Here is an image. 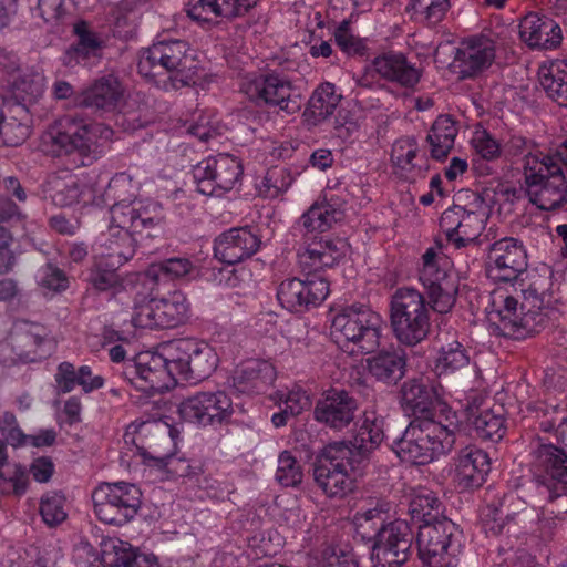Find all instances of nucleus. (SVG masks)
<instances>
[{
  "instance_id": "nucleus-26",
  "label": "nucleus",
  "mask_w": 567,
  "mask_h": 567,
  "mask_svg": "<svg viewBox=\"0 0 567 567\" xmlns=\"http://www.w3.org/2000/svg\"><path fill=\"white\" fill-rule=\"evenodd\" d=\"M346 200L334 194L324 195L300 217L307 234L324 233L346 218Z\"/></svg>"
},
{
  "instance_id": "nucleus-30",
  "label": "nucleus",
  "mask_w": 567,
  "mask_h": 567,
  "mask_svg": "<svg viewBox=\"0 0 567 567\" xmlns=\"http://www.w3.org/2000/svg\"><path fill=\"white\" fill-rule=\"evenodd\" d=\"M487 453L476 446L462 449L454 462V481L463 489L480 487L489 472Z\"/></svg>"
},
{
  "instance_id": "nucleus-43",
  "label": "nucleus",
  "mask_w": 567,
  "mask_h": 567,
  "mask_svg": "<svg viewBox=\"0 0 567 567\" xmlns=\"http://www.w3.org/2000/svg\"><path fill=\"white\" fill-rule=\"evenodd\" d=\"M554 176H564L561 165L555 161L553 155L529 153L524 159L525 185L547 183Z\"/></svg>"
},
{
  "instance_id": "nucleus-54",
  "label": "nucleus",
  "mask_w": 567,
  "mask_h": 567,
  "mask_svg": "<svg viewBox=\"0 0 567 567\" xmlns=\"http://www.w3.org/2000/svg\"><path fill=\"white\" fill-rule=\"evenodd\" d=\"M302 478L303 471L300 463L290 452H281L278 456L276 480L284 486H296Z\"/></svg>"
},
{
  "instance_id": "nucleus-59",
  "label": "nucleus",
  "mask_w": 567,
  "mask_h": 567,
  "mask_svg": "<svg viewBox=\"0 0 567 567\" xmlns=\"http://www.w3.org/2000/svg\"><path fill=\"white\" fill-rule=\"evenodd\" d=\"M460 126L450 115L439 116L432 124L426 142H454Z\"/></svg>"
},
{
  "instance_id": "nucleus-22",
  "label": "nucleus",
  "mask_w": 567,
  "mask_h": 567,
  "mask_svg": "<svg viewBox=\"0 0 567 567\" xmlns=\"http://www.w3.org/2000/svg\"><path fill=\"white\" fill-rule=\"evenodd\" d=\"M534 471L537 481L549 497L559 496L567 484V456L553 444H540L535 450Z\"/></svg>"
},
{
  "instance_id": "nucleus-9",
  "label": "nucleus",
  "mask_w": 567,
  "mask_h": 567,
  "mask_svg": "<svg viewBox=\"0 0 567 567\" xmlns=\"http://www.w3.org/2000/svg\"><path fill=\"white\" fill-rule=\"evenodd\" d=\"M416 544L420 558L429 567H455L460 554L458 532L453 522L441 518L419 527Z\"/></svg>"
},
{
  "instance_id": "nucleus-31",
  "label": "nucleus",
  "mask_w": 567,
  "mask_h": 567,
  "mask_svg": "<svg viewBox=\"0 0 567 567\" xmlns=\"http://www.w3.org/2000/svg\"><path fill=\"white\" fill-rule=\"evenodd\" d=\"M371 70L381 79L403 87L415 86L422 75L421 69L403 53L393 51L375 56L371 62Z\"/></svg>"
},
{
  "instance_id": "nucleus-15",
  "label": "nucleus",
  "mask_w": 567,
  "mask_h": 567,
  "mask_svg": "<svg viewBox=\"0 0 567 567\" xmlns=\"http://www.w3.org/2000/svg\"><path fill=\"white\" fill-rule=\"evenodd\" d=\"M373 540L372 567H400L410 556L412 530L405 520L394 519L382 525Z\"/></svg>"
},
{
  "instance_id": "nucleus-5",
  "label": "nucleus",
  "mask_w": 567,
  "mask_h": 567,
  "mask_svg": "<svg viewBox=\"0 0 567 567\" xmlns=\"http://www.w3.org/2000/svg\"><path fill=\"white\" fill-rule=\"evenodd\" d=\"M381 317L364 306H349L331 319L330 334L336 344L351 355L373 352L380 344Z\"/></svg>"
},
{
  "instance_id": "nucleus-47",
  "label": "nucleus",
  "mask_w": 567,
  "mask_h": 567,
  "mask_svg": "<svg viewBox=\"0 0 567 567\" xmlns=\"http://www.w3.org/2000/svg\"><path fill=\"white\" fill-rule=\"evenodd\" d=\"M385 516L386 511L382 504L359 509L352 517L355 533L363 539H374L378 529L386 524Z\"/></svg>"
},
{
  "instance_id": "nucleus-60",
  "label": "nucleus",
  "mask_w": 567,
  "mask_h": 567,
  "mask_svg": "<svg viewBox=\"0 0 567 567\" xmlns=\"http://www.w3.org/2000/svg\"><path fill=\"white\" fill-rule=\"evenodd\" d=\"M359 111L354 109H340L334 121L337 137L344 140L351 137L360 130Z\"/></svg>"
},
{
  "instance_id": "nucleus-55",
  "label": "nucleus",
  "mask_w": 567,
  "mask_h": 567,
  "mask_svg": "<svg viewBox=\"0 0 567 567\" xmlns=\"http://www.w3.org/2000/svg\"><path fill=\"white\" fill-rule=\"evenodd\" d=\"M40 514L48 526L61 524L66 518L65 499L58 493L44 495L40 504Z\"/></svg>"
},
{
  "instance_id": "nucleus-44",
  "label": "nucleus",
  "mask_w": 567,
  "mask_h": 567,
  "mask_svg": "<svg viewBox=\"0 0 567 567\" xmlns=\"http://www.w3.org/2000/svg\"><path fill=\"white\" fill-rule=\"evenodd\" d=\"M405 360L396 351H383L368 359L370 373L379 381L395 383L404 375Z\"/></svg>"
},
{
  "instance_id": "nucleus-64",
  "label": "nucleus",
  "mask_w": 567,
  "mask_h": 567,
  "mask_svg": "<svg viewBox=\"0 0 567 567\" xmlns=\"http://www.w3.org/2000/svg\"><path fill=\"white\" fill-rule=\"evenodd\" d=\"M74 32L78 35V45L83 50H86L89 53H92L94 56H97L102 49L101 39L89 30L87 24L85 22L76 23L74 27Z\"/></svg>"
},
{
  "instance_id": "nucleus-35",
  "label": "nucleus",
  "mask_w": 567,
  "mask_h": 567,
  "mask_svg": "<svg viewBox=\"0 0 567 567\" xmlns=\"http://www.w3.org/2000/svg\"><path fill=\"white\" fill-rule=\"evenodd\" d=\"M522 40L530 48L554 49L561 42L560 27L550 18L528 13L519 24Z\"/></svg>"
},
{
  "instance_id": "nucleus-17",
  "label": "nucleus",
  "mask_w": 567,
  "mask_h": 567,
  "mask_svg": "<svg viewBox=\"0 0 567 567\" xmlns=\"http://www.w3.org/2000/svg\"><path fill=\"white\" fill-rule=\"evenodd\" d=\"M177 411L184 421L208 426L229 420L234 406L230 396L224 391H202L184 399Z\"/></svg>"
},
{
  "instance_id": "nucleus-48",
  "label": "nucleus",
  "mask_w": 567,
  "mask_h": 567,
  "mask_svg": "<svg viewBox=\"0 0 567 567\" xmlns=\"http://www.w3.org/2000/svg\"><path fill=\"white\" fill-rule=\"evenodd\" d=\"M450 7V0H411L408 10L416 21L436 25L444 19Z\"/></svg>"
},
{
  "instance_id": "nucleus-42",
  "label": "nucleus",
  "mask_w": 567,
  "mask_h": 567,
  "mask_svg": "<svg viewBox=\"0 0 567 567\" xmlns=\"http://www.w3.org/2000/svg\"><path fill=\"white\" fill-rule=\"evenodd\" d=\"M539 83L547 96L567 107V62L553 61L539 69Z\"/></svg>"
},
{
  "instance_id": "nucleus-10",
  "label": "nucleus",
  "mask_w": 567,
  "mask_h": 567,
  "mask_svg": "<svg viewBox=\"0 0 567 567\" xmlns=\"http://www.w3.org/2000/svg\"><path fill=\"white\" fill-rule=\"evenodd\" d=\"M190 316V303L181 290L162 297L143 298L135 302L132 322L147 329H168L185 323Z\"/></svg>"
},
{
  "instance_id": "nucleus-24",
  "label": "nucleus",
  "mask_w": 567,
  "mask_h": 567,
  "mask_svg": "<svg viewBox=\"0 0 567 567\" xmlns=\"http://www.w3.org/2000/svg\"><path fill=\"white\" fill-rule=\"evenodd\" d=\"M350 245L343 238L316 240L299 254V264L303 271L317 272L340 265L350 256Z\"/></svg>"
},
{
  "instance_id": "nucleus-2",
  "label": "nucleus",
  "mask_w": 567,
  "mask_h": 567,
  "mask_svg": "<svg viewBox=\"0 0 567 567\" xmlns=\"http://www.w3.org/2000/svg\"><path fill=\"white\" fill-rule=\"evenodd\" d=\"M161 223L159 205H153L151 209L142 203L114 204L110 209L107 230L97 239L100 257L109 259L112 266L124 265L135 254L136 243L133 235L161 228Z\"/></svg>"
},
{
  "instance_id": "nucleus-18",
  "label": "nucleus",
  "mask_w": 567,
  "mask_h": 567,
  "mask_svg": "<svg viewBox=\"0 0 567 567\" xmlns=\"http://www.w3.org/2000/svg\"><path fill=\"white\" fill-rule=\"evenodd\" d=\"M241 89L250 100L278 106L287 113H293L300 107V95L285 75L269 73L249 79L243 83Z\"/></svg>"
},
{
  "instance_id": "nucleus-58",
  "label": "nucleus",
  "mask_w": 567,
  "mask_h": 567,
  "mask_svg": "<svg viewBox=\"0 0 567 567\" xmlns=\"http://www.w3.org/2000/svg\"><path fill=\"white\" fill-rule=\"evenodd\" d=\"M165 275L172 279H194L198 276V266L187 257H172L163 261Z\"/></svg>"
},
{
  "instance_id": "nucleus-56",
  "label": "nucleus",
  "mask_w": 567,
  "mask_h": 567,
  "mask_svg": "<svg viewBox=\"0 0 567 567\" xmlns=\"http://www.w3.org/2000/svg\"><path fill=\"white\" fill-rule=\"evenodd\" d=\"M37 281L44 295L61 292L69 286L64 272L52 265H45L38 270Z\"/></svg>"
},
{
  "instance_id": "nucleus-49",
  "label": "nucleus",
  "mask_w": 567,
  "mask_h": 567,
  "mask_svg": "<svg viewBox=\"0 0 567 567\" xmlns=\"http://www.w3.org/2000/svg\"><path fill=\"white\" fill-rule=\"evenodd\" d=\"M293 178L285 168L272 167L260 181L256 182V190L264 198H277L292 185Z\"/></svg>"
},
{
  "instance_id": "nucleus-20",
  "label": "nucleus",
  "mask_w": 567,
  "mask_h": 567,
  "mask_svg": "<svg viewBox=\"0 0 567 567\" xmlns=\"http://www.w3.org/2000/svg\"><path fill=\"white\" fill-rule=\"evenodd\" d=\"M496 56L494 40L484 34L464 39L455 54V68L461 79H473L491 68Z\"/></svg>"
},
{
  "instance_id": "nucleus-46",
  "label": "nucleus",
  "mask_w": 567,
  "mask_h": 567,
  "mask_svg": "<svg viewBox=\"0 0 567 567\" xmlns=\"http://www.w3.org/2000/svg\"><path fill=\"white\" fill-rule=\"evenodd\" d=\"M441 503L436 495L426 487H419L413 491L410 501V513L414 519L423 523L439 520Z\"/></svg>"
},
{
  "instance_id": "nucleus-61",
  "label": "nucleus",
  "mask_w": 567,
  "mask_h": 567,
  "mask_svg": "<svg viewBox=\"0 0 567 567\" xmlns=\"http://www.w3.org/2000/svg\"><path fill=\"white\" fill-rule=\"evenodd\" d=\"M321 567H358V560L352 550L331 547L323 551Z\"/></svg>"
},
{
  "instance_id": "nucleus-29",
  "label": "nucleus",
  "mask_w": 567,
  "mask_h": 567,
  "mask_svg": "<svg viewBox=\"0 0 567 567\" xmlns=\"http://www.w3.org/2000/svg\"><path fill=\"white\" fill-rule=\"evenodd\" d=\"M358 409L355 400L342 390H329L315 408L317 421L326 423L333 429L349 425Z\"/></svg>"
},
{
  "instance_id": "nucleus-8",
  "label": "nucleus",
  "mask_w": 567,
  "mask_h": 567,
  "mask_svg": "<svg viewBox=\"0 0 567 567\" xmlns=\"http://www.w3.org/2000/svg\"><path fill=\"white\" fill-rule=\"evenodd\" d=\"M360 463L352 447L336 443L327 447L315 467V481L328 497L341 498L353 489V473Z\"/></svg>"
},
{
  "instance_id": "nucleus-32",
  "label": "nucleus",
  "mask_w": 567,
  "mask_h": 567,
  "mask_svg": "<svg viewBox=\"0 0 567 567\" xmlns=\"http://www.w3.org/2000/svg\"><path fill=\"white\" fill-rule=\"evenodd\" d=\"M402 402L413 410L414 413H420L419 416H433L452 411L441 389L429 386L419 380H411L404 383L402 388Z\"/></svg>"
},
{
  "instance_id": "nucleus-63",
  "label": "nucleus",
  "mask_w": 567,
  "mask_h": 567,
  "mask_svg": "<svg viewBox=\"0 0 567 567\" xmlns=\"http://www.w3.org/2000/svg\"><path fill=\"white\" fill-rule=\"evenodd\" d=\"M65 0H38L37 14L48 24L58 23L64 16Z\"/></svg>"
},
{
  "instance_id": "nucleus-27",
  "label": "nucleus",
  "mask_w": 567,
  "mask_h": 567,
  "mask_svg": "<svg viewBox=\"0 0 567 567\" xmlns=\"http://www.w3.org/2000/svg\"><path fill=\"white\" fill-rule=\"evenodd\" d=\"M49 135L51 142H96L111 140L113 131L102 123L63 116L50 126Z\"/></svg>"
},
{
  "instance_id": "nucleus-28",
  "label": "nucleus",
  "mask_w": 567,
  "mask_h": 567,
  "mask_svg": "<svg viewBox=\"0 0 567 567\" xmlns=\"http://www.w3.org/2000/svg\"><path fill=\"white\" fill-rule=\"evenodd\" d=\"M257 0H189L188 17L200 24H217L246 13Z\"/></svg>"
},
{
  "instance_id": "nucleus-50",
  "label": "nucleus",
  "mask_w": 567,
  "mask_h": 567,
  "mask_svg": "<svg viewBox=\"0 0 567 567\" xmlns=\"http://www.w3.org/2000/svg\"><path fill=\"white\" fill-rule=\"evenodd\" d=\"M118 267L112 266L109 259L100 257L91 269L87 280L96 290L116 292L123 287L122 279L116 272Z\"/></svg>"
},
{
  "instance_id": "nucleus-36",
  "label": "nucleus",
  "mask_w": 567,
  "mask_h": 567,
  "mask_svg": "<svg viewBox=\"0 0 567 567\" xmlns=\"http://www.w3.org/2000/svg\"><path fill=\"white\" fill-rule=\"evenodd\" d=\"M47 87L45 76L42 72L30 71L9 80V93L16 101V107L28 113L43 96Z\"/></svg>"
},
{
  "instance_id": "nucleus-51",
  "label": "nucleus",
  "mask_w": 567,
  "mask_h": 567,
  "mask_svg": "<svg viewBox=\"0 0 567 567\" xmlns=\"http://www.w3.org/2000/svg\"><path fill=\"white\" fill-rule=\"evenodd\" d=\"M138 190V183H134L132 177L127 173L116 174L109 183L105 195L109 198L117 199L115 204L124 203L126 205H135V203H142L144 206H150L152 209L155 203H145L143 200H131Z\"/></svg>"
},
{
  "instance_id": "nucleus-21",
  "label": "nucleus",
  "mask_w": 567,
  "mask_h": 567,
  "mask_svg": "<svg viewBox=\"0 0 567 567\" xmlns=\"http://www.w3.org/2000/svg\"><path fill=\"white\" fill-rule=\"evenodd\" d=\"M527 267L524 246L514 238H503L494 243L488 252V276L494 280L516 279Z\"/></svg>"
},
{
  "instance_id": "nucleus-14",
  "label": "nucleus",
  "mask_w": 567,
  "mask_h": 567,
  "mask_svg": "<svg viewBox=\"0 0 567 567\" xmlns=\"http://www.w3.org/2000/svg\"><path fill=\"white\" fill-rule=\"evenodd\" d=\"M241 162L234 155L221 153L200 161L194 167L197 190L207 196H220L240 181Z\"/></svg>"
},
{
  "instance_id": "nucleus-53",
  "label": "nucleus",
  "mask_w": 567,
  "mask_h": 567,
  "mask_svg": "<svg viewBox=\"0 0 567 567\" xmlns=\"http://www.w3.org/2000/svg\"><path fill=\"white\" fill-rule=\"evenodd\" d=\"M224 130L225 126L220 124L216 114L207 111L200 114L195 123L185 127V133L188 137L206 142L221 136Z\"/></svg>"
},
{
  "instance_id": "nucleus-41",
  "label": "nucleus",
  "mask_w": 567,
  "mask_h": 567,
  "mask_svg": "<svg viewBox=\"0 0 567 567\" xmlns=\"http://www.w3.org/2000/svg\"><path fill=\"white\" fill-rule=\"evenodd\" d=\"M383 421L373 413H365L358 434L346 445L352 447L353 457L361 463L383 440Z\"/></svg>"
},
{
  "instance_id": "nucleus-4",
  "label": "nucleus",
  "mask_w": 567,
  "mask_h": 567,
  "mask_svg": "<svg viewBox=\"0 0 567 567\" xmlns=\"http://www.w3.org/2000/svg\"><path fill=\"white\" fill-rule=\"evenodd\" d=\"M190 51L185 41H156L141 52L138 72L165 91L181 89L193 81L196 72Z\"/></svg>"
},
{
  "instance_id": "nucleus-62",
  "label": "nucleus",
  "mask_w": 567,
  "mask_h": 567,
  "mask_svg": "<svg viewBox=\"0 0 567 567\" xmlns=\"http://www.w3.org/2000/svg\"><path fill=\"white\" fill-rule=\"evenodd\" d=\"M350 23L343 20L336 29L333 35L337 45L346 53H359L363 49V44L359 38L350 31Z\"/></svg>"
},
{
  "instance_id": "nucleus-16",
  "label": "nucleus",
  "mask_w": 567,
  "mask_h": 567,
  "mask_svg": "<svg viewBox=\"0 0 567 567\" xmlns=\"http://www.w3.org/2000/svg\"><path fill=\"white\" fill-rule=\"evenodd\" d=\"M124 373L134 388L145 393L168 390L176 383L163 344L156 352L138 353Z\"/></svg>"
},
{
  "instance_id": "nucleus-6",
  "label": "nucleus",
  "mask_w": 567,
  "mask_h": 567,
  "mask_svg": "<svg viewBox=\"0 0 567 567\" xmlns=\"http://www.w3.org/2000/svg\"><path fill=\"white\" fill-rule=\"evenodd\" d=\"M164 346V355L168 360L175 382L200 381L208 378L218 365L216 351L205 341L195 338H181Z\"/></svg>"
},
{
  "instance_id": "nucleus-34",
  "label": "nucleus",
  "mask_w": 567,
  "mask_h": 567,
  "mask_svg": "<svg viewBox=\"0 0 567 567\" xmlns=\"http://www.w3.org/2000/svg\"><path fill=\"white\" fill-rule=\"evenodd\" d=\"M276 380V369L262 360H248L239 365L233 377L237 391L249 395L265 393Z\"/></svg>"
},
{
  "instance_id": "nucleus-33",
  "label": "nucleus",
  "mask_w": 567,
  "mask_h": 567,
  "mask_svg": "<svg viewBox=\"0 0 567 567\" xmlns=\"http://www.w3.org/2000/svg\"><path fill=\"white\" fill-rule=\"evenodd\" d=\"M101 561L105 567H159L154 554L140 551L116 537L101 542Z\"/></svg>"
},
{
  "instance_id": "nucleus-1",
  "label": "nucleus",
  "mask_w": 567,
  "mask_h": 567,
  "mask_svg": "<svg viewBox=\"0 0 567 567\" xmlns=\"http://www.w3.org/2000/svg\"><path fill=\"white\" fill-rule=\"evenodd\" d=\"M460 431L461 421L454 411L416 416L395 443L394 450L403 462L429 464L453 449Z\"/></svg>"
},
{
  "instance_id": "nucleus-52",
  "label": "nucleus",
  "mask_w": 567,
  "mask_h": 567,
  "mask_svg": "<svg viewBox=\"0 0 567 567\" xmlns=\"http://www.w3.org/2000/svg\"><path fill=\"white\" fill-rule=\"evenodd\" d=\"M272 400L285 409V413H289L290 416H296L310 409L312 402L310 395L300 386H293L291 389L278 390L274 395Z\"/></svg>"
},
{
  "instance_id": "nucleus-19",
  "label": "nucleus",
  "mask_w": 567,
  "mask_h": 567,
  "mask_svg": "<svg viewBox=\"0 0 567 567\" xmlns=\"http://www.w3.org/2000/svg\"><path fill=\"white\" fill-rule=\"evenodd\" d=\"M330 287L322 276H307L306 279L289 278L277 289V299L289 311H302L317 307L329 296Z\"/></svg>"
},
{
  "instance_id": "nucleus-23",
  "label": "nucleus",
  "mask_w": 567,
  "mask_h": 567,
  "mask_svg": "<svg viewBox=\"0 0 567 567\" xmlns=\"http://www.w3.org/2000/svg\"><path fill=\"white\" fill-rule=\"evenodd\" d=\"M45 193L54 205L61 207L78 203L99 204L92 179L69 172L51 176L47 183Z\"/></svg>"
},
{
  "instance_id": "nucleus-3",
  "label": "nucleus",
  "mask_w": 567,
  "mask_h": 567,
  "mask_svg": "<svg viewBox=\"0 0 567 567\" xmlns=\"http://www.w3.org/2000/svg\"><path fill=\"white\" fill-rule=\"evenodd\" d=\"M544 308V299L535 289L513 295L498 288L489 297L487 319L494 332L519 339L535 332L543 323Z\"/></svg>"
},
{
  "instance_id": "nucleus-25",
  "label": "nucleus",
  "mask_w": 567,
  "mask_h": 567,
  "mask_svg": "<svg viewBox=\"0 0 567 567\" xmlns=\"http://www.w3.org/2000/svg\"><path fill=\"white\" fill-rule=\"evenodd\" d=\"M259 247L260 239L251 229L231 228L216 238L214 254L221 262L233 265L251 257Z\"/></svg>"
},
{
  "instance_id": "nucleus-40",
  "label": "nucleus",
  "mask_w": 567,
  "mask_h": 567,
  "mask_svg": "<svg viewBox=\"0 0 567 567\" xmlns=\"http://www.w3.org/2000/svg\"><path fill=\"white\" fill-rule=\"evenodd\" d=\"M482 402L477 404L474 399L473 404H467L465 414L468 422L473 425L476 434L482 439L498 441L505 433L504 421L499 412L488 408L480 409Z\"/></svg>"
},
{
  "instance_id": "nucleus-7",
  "label": "nucleus",
  "mask_w": 567,
  "mask_h": 567,
  "mask_svg": "<svg viewBox=\"0 0 567 567\" xmlns=\"http://www.w3.org/2000/svg\"><path fill=\"white\" fill-rule=\"evenodd\" d=\"M391 327L396 339L415 346L429 333V310L423 296L415 289L403 288L394 292L390 303Z\"/></svg>"
},
{
  "instance_id": "nucleus-45",
  "label": "nucleus",
  "mask_w": 567,
  "mask_h": 567,
  "mask_svg": "<svg viewBox=\"0 0 567 567\" xmlns=\"http://www.w3.org/2000/svg\"><path fill=\"white\" fill-rule=\"evenodd\" d=\"M470 363V357L455 339L442 344L434 358V370L439 375L453 373Z\"/></svg>"
},
{
  "instance_id": "nucleus-38",
  "label": "nucleus",
  "mask_w": 567,
  "mask_h": 567,
  "mask_svg": "<svg viewBox=\"0 0 567 567\" xmlns=\"http://www.w3.org/2000/svg\"><path fill=\"white\" fill-rule=\"evenodd\" d=\"M530 204L542 210H555L567 202V182L565 176H554L547 183L526 186Z\"/></svg>"
},
{
  "instance_id": "nucleus-13",
  "label": "nucleus",
  "mask_w": 567,
  "mask_h": 567,
  "mask_svg": "<svg viewBox=\"0 0 567 567\" xmlns=\"http://www.w3.org/2000/svg\"><path fill=\"white\" fill-rule=\"evenodd\" d=\"M488 210L480 199L467 207L454 205L445 209L440 219V227L446 239L456 248L474 244L485 229Z\"/></svg>"
},
{
  "instance_id": "nucleus-39",
  "label": "nucleus",
  "mask_w": 567,
  "mask_h": 567,
  "mask_svg": "<svg viewBox=\"0 0 567 567\" xmlns=\"http://www.w3.org/2000/svg\"><path fill=\"white\" fill-rule=\"evenodd\" d=\"M123 90L116 76L106 75L96 80L82 93V103L85 106L101 110H112L117 105Z\"/></svg>"
},
{
  "instance_id": "nucleus-11",
  "label": "nucleus",
  "mask_w": 567,
  "mask_h": 567,
  "mask_svg": "<svg viewBox=\"0 0 567 567\" xmlns=\"http://www.w3.org/2000/svg\"><path fill=\"white\" fill-rule=\"evenodd\" d=\"M420 280L435 311L446 313L453 308L458 291V277L445 256L429 248L422 257Z\"/></svg>"
},
{
  "instance_id": "nucleus-37",
  "label": "nucleus",
  "mask_w": 567,
  "mask_h": 567,
  "mask_svg": "<svg viewBox=\"0 0 567 567\" xmlns=\"http://www.w3.org/2000/svg\"><path fill=\"white\" fill-rule=\"evenodd\" d=\"M336 85L326 82L319 85L309 99L303 112V121L308 126H316L333 114L341 101Z\"/></svg>"
},
{
  "instance_id": "nucleus-57",
  "label": "nucleus",
  "mask_w": 567,
  "mask_h": 567,
  "mask_svg": "<svg viewBox=\"0 0 567 567\" xmlns=\"http://www.w3.org/2000/svg\"><path fill=\"white\" fill-rule=\"evenodd\" d=\"M416 152L411 144H394L391 151V159L395 168V173L402 178H410L416 168L414 159Z\"/></svg>"
},
{
  "instance_id": "nucleus-12",
  "label": "nucleus",
  "mask_w": 567,
  "mask_h": 567,
  "mask_svg": "<svg viewBox=\"0 0 567 567\" xmlns=\"http://www.w3.org/2000/svg\"><path fill=\"white\" fill-rule=\"evenodd\" d=\"M97 518L106 524L123 525L130 522L141 506V492L125 482L104 483L92 495Z\"/></svg>"
}]
</instances>
